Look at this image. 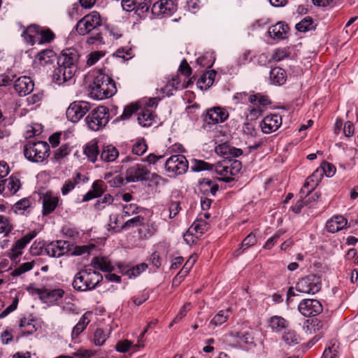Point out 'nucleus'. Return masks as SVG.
<instances>
[{
  "instance_id": "nucleus-33",
  "label": "nucleus",
  "mask_w": 358,
  "mask_h": 358,
  "mask_svg": "<svg viewBox=\"0 0 358 358\" xmlns=\"http://www.w3.org/2000/svg\"><path fill=\"white\" fill-rule=\"evenodd\" d=\"M90 315L91 314L89 313H86L83 315L77 324L73 329V338H77L80 334V333H82L86 329L87 326L90 322V319L89 318Z\"/></svg>"
},
{
  "instance_id": "nucleus-38",
  "label": "nucleus",
  "mask_w": 358,
  "mask_h": 358,
  "mask_svg": "<svg viewBox=\"0 0 358 358\" xmlns=\"http://www.w3.org/2000/svg\"><path fill=\"white\" fill-rule=\"evenodd\" d=\"M5 182L6 189H7L10 194H15L21 186L20 179L14 176H11L8 179H6Z\"/></svg>"
},
{
  "instance_id": "nucleus-54",
  "label": "nucleus",
  "mask_w": 358,
  "mask_h": 358,
  "mask_svg": "<svg viewBox=\"0 0 358 358\" xmlns=\"http://www.w3.org/2000/svg\"><path fill=\"white\" fill-rule=\"evenodd\" d=\"M142 0H122V6L127 12L134 10L141 5Z\"/></svg>"
},
{
  "instance_id": "nucleus-23",
  "label": "nucleus",
  "mask_w": 358,
  "mask_h": 358,
  "mask_svg": "<svg viewBox=\"0 0 358 358\" xmlns=\"http://www.w3.org/2000/svg\"><path fill=\"white\" fill-rule=\"evenodd\" d=\"M249 101L251 103V107L255 109H261L262 113L264 111L266 107L271 103L268 97L261 94L250 95Z\"/></svg>"
},
{
  "instance_id": "nucleus-42",
  "label": "nucleus",
  "mask_w": 358,
  "mask_h": 358,
  "mask_svg": "<svg viewBox=\"0 0 358 358\" xmlns=\"http://www.w3.org/2000/svg\"><path fill=\"white\" fill-rule=\"evenodd\" d=\"M148 149L146 141L144 138L137 139L132 145L131 152L137 156L143 155Z\"/></svg>"
},
{
  "instance_id": "nucleus-46",
  "label": "nucleus",
  "mask_w": 358,
  "mask_h": 358,
  "mask_svg": "<svg viewBox=\"0 0 358 358\" xmlns=\"http://www.w3.org/2000/svg\"><path fill=\"white\" fill-rule=\"evenodd\" d=\"M314 27L313 20L311 17L306 16L296 24V29L299 31L306 32Z\"/></svg>"
},
{
  "instance_id": "nucleus-55",
  "label": "nucleus",
  "mask_w": 358,
  "mask_h": 358,
  "mask_svg": "<svg viewBox=\"0 0 358 358\" xmlns=\"http://www.w3.org/2000/svg\"><path fill=\"white\" fill-rule=\"evenodd\" d=\"M138 108L136 104H129L123 110L122 114L120 116V120H126L130 118V117L137 112Z\"/></svg>"
},
{
  "instance_id": "nucleus-50",
  "label": "nucleus",
  "mask_w": 358,
  "mask_h": 358,
  "mask_svg": "<svg viewBox=\"0 0 358 358\" xmlns=\"http://www.w3.org/2000/svg\"><path fill=\"white\" fill-rule=\"evenodd\" d=\"M256 243V236L252 232L242 241L241 247L238 250V252H243L245 249L254 245Z\"/></svg>"
},
{
  "instance_id": "nucleus-32",
  "label": "nucleus",
  "mask_w": 358,
  "mask_h": 358,
  "mask_svg": "<svg viewBox=\"0 0 358 358\" xmlns=\"http://www.w3.org/2000/svg\"><path fill=\"white\" fill-rule=\"evenodd\" d=\"M288 325V322L280 316L271 317L268 321V327L273 331L280 332L285 329Z\"/></svg>"
},
{
  "instance_id": "nucleus-27",
  "label": "nucleus",
  "mask_w": 358,
  "mask_h": 358,
  "mask_svg": "<svg viewBox=\"0 0 358 358\" xmlns=\"http://www.w3.org/2000/svg\"><path fill=\"white\" fill-rule=\"evenodd\" d=\"M94 268L100 269L104 272H111L114 270L110 261L105 257H94L91 261Z\"/></svg>"
},
{
  "instance_id": "nucleus-31",
  "label": "nucleus",
  "mask_w": 358,
  "mask_h": 358,
  "mask_svg": "<svg viewBox=\"0 0 358 358\" xmlns=\"http://www.w3.org/2000/svg\"><path fill=\"white\" fill-rule=\"evenodd\" d=\"M119 268L122 273H124L129 278H132L139 275L148 268V265L145 263H141L132 268H128L127 266H124L123 265H119Z\"/></svg>"
},
{
  "instance_id": "nucleus-59",
  "label": "nucleus",
  "mask_w": 358,
  "mask_h": 358,
  "mask_svg": "<svg viewBox=\"0 0 358 358\" xmlns=\"http://www.w3.org/2000/svg\"><path fill=\"white\" fill-rule=\"evenodd\" d=\"M285 231L282 230H278L273 236L269 238L266 242L264 248L266 250L271 249L274 244L278 241L280 236L284 234Z\"/></svg>"
},
{
  "instance_id": "nucleus-21",
  "label": "nucleus",
  "mask_w": 358,
  "mask_h": 358,
  "mask_svg": "<svg viewBox=\"0 0 358 358\" xmlns=\"http://www.w3.org/2000/svg\"><path fill=\"white\" fill-rule=\"evenodd\" d=\"M59 198L53 196L51 193L47 192L43 198V215H48L55 210L59 204Z\"/></svg>"
},
{
  "instance_id": "nucleus-2",
  "label": "nucleus",
  "mask_w": 358,
  "mask_h": 358,
  "mask_svg": "<svg viewBox=\"0 0 358 358\" xmlns=\"http://www.w3.org/2000/svg\"><path fill=\"white\" fill-rule=\"evenodd\" d=\"M241 168V162L237 159H224L215 164H210L206 162L195 159L191 166L192 170L196 172L215 169V172L222 176L220 180L225 182L234 180V176L240 172Z\"/></svg>"
},
{
  "instance_id": "nucleus-8",
  "label": "nucleus",
  "mask_w": 358,
  "mask_h": 358,
  "mask_svg": "<svg viewBox=\"0 0 358 358\" xmlns=\"http://www.w3.org/2000/svg\"><path fill=\"white\" fill-rule=\"evenodd\" d=\"M321 287L320 277L310 274L299 280L296 285V289L301 293L314 294L320 290Z\"/></svg>"
},
{
  "instance_id": "nucleus-30",
  "label": "nucleus",
  "mask_w": 358,
  "mask_h": 358,
  "mask_svg": "<svg viewBox=\"0 0 358 358\" xmlns=\"http://www.w3.org/2000/svg\"><path fill=\"white\" fill-rule=\"evenodd\" d=\"M199 188L200 192L203 194H208L210 193L213 196H215L217 191L218 190L219 186L217 184L214 183L209 179L203 178L199 182Z\"/></svg>"
},
{
  "instance_id": "nucleus-9",
  "label": "nucleus",
  "mask_w": 358,
  "mask_h": 358,
  "mask_svg": "<svg viewBox=\"0 0 358 358\" xmlns=\"http://www.w3.org/2000/svg\"><path fill=\"white\" fill-rule=\"evenodd\" d=\"M165 169L169 176L185 173L188 169V162L182 155L171 156L165 162Z\"/></svg>"
},
{
  "instance_id": "nucleus-44",
  "label": "nucleus",
  "mask_w": 358,
  "mask_h": 358,
  "mask_svg": "<svg viewBox=\"0 0 358 358\" xmlns=\"http://www.w3.org/2000/svg\"><path fill=\"white\" fill-rule=\"evenodd\" d=\"M54 38L55 34L50 29H43L41 27V31L38 32L37 42L38 44L48 43H50Z\"/></svg>"
},
{
  "instance_id": "nucleus-10",
  "label": "nucleus",
  "mask_w": 358,
  "mask_h": 358,
  "mask_svg": "<svg viewBox=\"0 0 358 358\" xmlns=\"http://www.w3.org/2000/svg\"><path fill=\"white\" fill-rule=\"evenodd\" d=\"M90 109V105L85 101H74L70 104L66 115L72 122H78Z\"/></svg>"
},
{
  "instance_id": "nucleus-52",
  "label": "nucleus",
  "mask_w": 358,
  "mask_h": 358,
  "mask_svg": "<svg viewBox=\"0 0 358 358\" xmlns=\"http://www.w3.org/2000/svg\"><path fill=\"white\" fill-rule=\"evenodd\" d=\"M33 262H28L21 264L18 267L14 269L13 271V275L14 276L20 275L21 274L31 270L33 268Z\"/></svg>"
},
{
  "instance_id": "nucleus-37",
  "label": "nucleus",
  "mask_w": 358,
  "mask_h": 358,
  "mask_svg": "<svg viewBox=\"0 0 358 358\" xmlns=\"http://www.w3.org/2000/svg\"><path fill=\"white\" fill-rule=\"evenodd\" d=\"M209 224L201 216L190 227L189 230L195 231L199 235L203 234L208 231Z\"/></svg>"
},
{
  "instance_id": "nucleus-18",
  "label": "nucleus",
  "mask_w": 358,
  "mask_h": 358,
  "mask_svg": "<svg viewBox=\"0 0 358 358\" xmlns=\"http://www.w3.org/2000/svg\"><path fill=\"white\" fill-rule=\"evenodd\" d=\"M34 83L31 78L22 76L17 78L14 83V88L17 93L22 96L31 93L34 90Z\"/></svg>"
},
{
  "instance_id": "nucleus-40",
  "label": "nucleus",
  "mask_w": 358,
  "mask_h": 358,
  "mask_svg": "<svg viewBox=\"0 0 358 358\" xmlns=\"http://www.w3.org/2000/svg\"><path fill=\"white\" fill-rule=\"evenodd\" d=\"M145 218L142 216L138 215L126 221L117 231L122 229H129L131 228L138 227L143 224Z\"/></svg>"
},
{
  "instance_id": "nucleus-47",
  "label": "nucleus",
  "mask_w": 358,
  "mask_h": 358,
  "mask_svg": "<svg viewBox=\"0 0 358 358\" xmlns=\"http://www.w3.org/2000/svg\"><path fill=\"white\" fill-rule=\"evenodd\" d=\"M216 76V71L214 70H211L208 71L206 73H203L201 78L198 80V84H203L205 85V87H210L215 80Z\"/></svg>"
},
{
  "instance_id": "nucleus-43",
  "label": "nucleus",
  "mask_w": 358,
  "mask_h": 358,
  "mask_svg": "<svg viewBox=\"0 0 358 358\" xmlns=\"http://www.w3.org/2000/svg\"><path fill=\"white\" fill-rule=\"evenodd\" d=\"M13 229V223L9 217L0 215V234L8 236Z\"/></svg>"
},
{
  "instance_id": "nucleus-20",
  "label": "nucleus",
  "mask_w": 358,
  "mask_h": 358,
  "mask_svg": "<svg viewBox=\"0 0 358 358\" xmlns=\"http://www.w3.org/2000/svg\"><path fill=\"white\" fill-rule=\"evenodd\" d=\"M215 152L217 155L223 156L224 159H231V157H237L243 154L241 149L231 147L227 143H222L216 146Z\"/></svg>"
},
{
  "instance_id": "nucleus-56",
  "label": "nucleus",
  "mask_w": 358,
  "mask_h": 358,
  "mask_svg": "<svg viewBox=\"0 0 358 358\" xmlns=\"http://www.w3.org/2000/svg\"><path fill=\"white\" fill-rule=\"evenodd\" d=\"M105 55L102 51H94L91 52L87 59V65L88 66H93L101 58Z\"/></svg>"
},
{
  "instance_id": "nucleus-15",
  "label": "nucleus",
  "mask_w": 358,
  "mask_h": 358,
  "mask_svg": "<svg viewBox=\"0 0 358 358\" xmlns=\"http://www.w3.org/2000/svg\"><path fill=\"white\" fill-rule=\"evenodd\" d=\"M36 236V231H33L16 241L10 249V257L11 259H16L20 256L22 253V250Z\"/></svg>"
},
{
  "instance_id": "nucleus-19",
  "label": "nucleus",
  "mask_w": 358,
  "mask_h": 358,
  "mask_svg": "<svg viewBox=\"0 0 358 358\" xmlns=\"http://www.w3.org/2000/svg\"><path fill=\"white\" fill-rule=\"evenodd\" d=\"M40 299L47 303H55L64 296V291L62 289L38 290Z\"/></svg>"
},
{
  "instance_id": "nucleus-45",
  "label": "nucleus",
  "mask_w": 358,
  "mask_h": 358,
  "mask_svg": "<svg viewBox=\"0 0 358 358\" xmlns=\"http://www.w3.org/2000/svg\"><path fill=\"white\" fill-rule=\"evenodd\" d=\"M229 318V311L227 310H220L217 313L210 322V327L213 325L214 327L220 326L224 324Z\"/></svg>"
},
{
  "instance_id": "nucleus-49",
  "label": "nucleus",
  "mask_w": 358,
  "mask_h": 358,
  "mask_svg": "<svg viewBox=\"0 0 358 358\" xmlns=\"http://www.w3.org/2000/svg\"><path fill=\"white\" fill-rule=\"evenodd\" d=\"M139 207L136 203H129L122 206V218L129 217L138 213Z\"/></svg>"
},
{
  "instance_id": "nucleus-62",
  "label": "nucleus",
  "mask_w": 358,
  "mask_h": 358,
  "mask_svg": "<svg viewBox=\"0 0 358 358\" xmlns=\"http://www.w3.org/2000/svg\"><path fill=\"white\" fill-rule=\"evenodd\" d=\"M76 180L75 179L68 180L65 182L64 185L62 186L61 191L63 195H66L75 188L76 185Z\"/></svg>"
},
{
  "instance_id": "nucleus-12",
  "label": "nucleus",
  "mask_w": 358,
  "mask_h": 358,
  "mask_svg": "<svg viewBox=\"0 0 358 358\" xmlns=\"http://www.w3.org/2000/svg\"><path fill=\"white\" fill-rule=\"evenodd\" d=\"M229 117L228 111L222 107L216 106L206 110L203 121L208 124L222 123Z\"/></svg>"
},
{
  "instance_id": "nucleus-48",
  "label": "nucleus",
  "mask_w": 358,
  "mask_h": 358,
  "mask_svg": "<svg viewBox=\"0 0 358 358\" xmlns=\"http://www.w3.org/2000/svg\"><path fill=\"white\" fill-rule=\"evenodd\" d=\"M71 148L68 144L62 145L55 152L54 157L57 162H60L64 157L69 155Z\"/></svg>"
},
{
  "instance_id": "nucleus-17",
  "label": "nucleus",
  "mask_w": 358,
  "mask_h": 358,
  "mask_svg": "<svg viewBox=\"0 0 358 358\" xmlns=\"http://www.w3.org/2000/svg\"><path fill=\"white\" fill-rule=\"evenodd\" d=\"M69 246V242L60 240L51 242L45 247V250L50 257H59L68 251Z\"/></svg>"
},
{
  "instance_id": "nucleus-6",
  "label": "nucleus",
  "mask_w": 358,
  "mask_h": 358,
  "mask_svg": "<svg viewBox=\"0 0 358 358\" xmlns=\"http://www.w3.org/2000/svg\"><path fill=\"white\" fill-rule=\"evenodd\" d=\"M85 121L90 129L99 131L108 122L109 110L105 106L96 107L86 117Z\"/></svg>"
},
{
  "instance_id": "nucleus-39",
  "label": "nucleus",
  "mask_w": 358,
  "mask_h": 358,
  "mask_svg": "<svg viewBox=\"0 0 358 358\" xmlns=\"http://www.w3.org/2000/svg\"><path fill=\"white\" fill-rule=\"evenodd\" d=\"M31 206V201L28 199H22L15 203L13 206L14 212L20 215H25L29 213V208Z\"/></svg>"
},
{
  "instance_id": "nucleus-61",
  "label": "nucleus",
  "mask_w": 358,
  "mask_h": 358,
  "mask_svg": "<svg viewBox=\"0 0 358 358\" xmlns=\"http://www.w3.org/2000/svg\"><path fill=\"white\" fill-rule=\"evenodd\" d=\"M132 342L128 340L119 341L116 345L115 349L120 352L125 353L132 346Z\"/></svg>"
},
{
  "instance_id": "nucleus-1",
  "label": "nucleus",
  "mask_w": 358,
  "mask_h": 358,
  "mask_svg": "<svg viewBox=\"0 0 358 358\" xmlns=\"http://www.w3.org/2000/svg\"><path fill=\"white\" fill-rule=\"evenodd\" d=\"M78 52L74 48L63 50L57 59L58 66L54 70L52 80L57 85L73 82L78 70Z\"/></svg>"
},
{
  "instance_id": "nucleus-35",
  "label": "nucleus",
  "mask_w": 358,
  "mask_h": 358,
  "mask_svg": "<svg viewBox=\"0 0 358 358\" xmlns=\"http://www.w3.org/2000/svg\"><path fill=\"white\" fill-rule=\"evenodd\" d=\"M84 154L92 162H95L99 155V147L96 142L88 143L84 148Z\"/></svg>"
},
{
  "instance_id": "nucleus-36",
  "label": "nucleus",
  "mask_w": 358,
  "mask_h": 358,
  "mask_svg": "<svg viewBox=\"0 0 358 358\" xmlns=\"http://www.w3.org/2000/svg\"><path fill=\"white\" fill-rule=\"evenodd\" d=\"M55 56L56 55L52 50L46 49L39 52L36 59L41 65H45L51 63L55 58Z\"/></svg>"
},
{
  "instance_id": "nucleus-16",
  "label": "nucleus",
  "mask_w": 358,
  "mask_h": 358,
  "mask_svg": "<svg viewBox=\"0 0 358 358\" xmlns=\"http://www.w3.org/2000/svg\"><path fill=\"white\" fill-rule=\"evenodd\" d=\"M282 124V118L278 114L266 116L261 122L262 131L265 134L275 131Z\"/></svg>"
},
{
  "instance_id": "nucleus-3",
  "label": "nucleus",
  "mask_w": 358,
  "mask_h": 358,
  "mask_svg": "<svg viewBox=\"0 0 358 358\" xmlns=\"http://www.w3.org/2000/svg\"><path fill=\"white\" fill-rule=\"evenodd\" d=\"M89 87L91 97L97 100L108 99L117 92L115 81L99 70L94 73Z\"/></svg>"
},
{
  "instance_id": "nucleus-11",
  "label": "nucleus",
  "mask_w": 358,
  "mask_h": 358,
  "mask_svg": "<svg viewBox=\"0 0 358 358\" xmlns=\"http://www.w3.org/2000/svg\"><path fill=\"white\" fill-rule=\"evenodd\" d=\"M150 173L143 164H136L129 166L125 173V179L128 182H136L146 180Z\"/></svg>"
},
{
  "instance_id": "nucleus-64",
  "label": "nucleus",
  "mask_w": 358,
  "mask_h": 358,
  "mask_svg": "<svg viewBox=\"0 0 358 358\" xmlns=\"http://www.w3.org/2000/svg\"><path fill=\"white\" fill-rule=\"evenodd\" d=\"M336 347L335 344H333L332 346H329L324 350L322 358H336Z\"/></svg>"
},
{
  "instance_id": "nucleus-4",
  "label": "nucleus",
  "mask_w": 358,
  "mask_h": 358,
  "mask_svg": "<svg viewBox=\"0 0 358 358\" xmlns=\"http://www.w3.org/2000/svg\"><path fill=\"white\" fill-rule=\"evenodd\" d=\"M102 279V275L94 268H85L76 274L72 285L80 292L91 291L95 289Z\"/></svg>"
},
{
  "instance_id": "nucleus-57",
  "label": "nucleus",
  "mask_w": 358,
  "mask_h": 358,
  "mask_svg": "<svg viewBox=\"0 0 358 358\" xmlns=\"http://www.w3.org/2000/svg\"><path fill=\"white\" fill-rule=\"evenodd\" d=\"M113 201V197L110 194H104L103 197L98 200L95 204L96 208L98 210H101L107 205H110Z\"/></svg>"
},
{
  "instance_id": "nucleus-28",
  "label": "nucleus",
  "mask_w": 358,
  "mask_h": 358,
  "mask_svg": "<svg viewBox=\"0 0 358 358\" xmlns=\"http://www.w3.org/2000/svg\"><path fill=\"white\" fill-rule=\"evenodd\" d=\"M269 79L273 85H283L287 80L286 71L280 67H275L270 71Z\"/></svg>"
},
{
  "instance_id": "nucleus-24",
  "label": "nucleus",
  "mask_w": 358,
  "mask_h": 358,
  "mask_svg": "<svg viewBox=\"0 0 358 358\" xmlns=\"http://www.w3.org/2000/svg\"><path fill=\"white\" fill-rule=\"evenodd\" d=\"M289 30L287 24L282 22H279L275 25L269 27L268 33L273 38L282 39Z\"/></svg>"
},
{
  "instance_id": "nucleus-22",
  "label": "nucleus",
  "mask_w": 358,
  "mask_h": 358,
  "mask_svg": "<svg viewBox=\"0 0 358 358\" xmlns=\"http://www.w3.org/2000/svg\"><path fill=\"white\" fill-rule=\"evenodd\" d=\"M347 220L341 215H336L326 223V229L330 233H336L343 229L347 224Z\"/></svg>"
},
{
  "instance_id": "nucleus-34",
  "label": "nucleus",
  "mask_w": 358,
  "mask_h": 358,
  "mask_svg": "<svg viewBox=\"0 0 358 358\" xmlns=\"http://www.w3.org/2000/svg\"><path fill=\"white\" fill-rule=\"evenodd\" d=\"M154 117L153 112L149 108H145L139 113L137 120L141 126L150 127L152 124Z\"/></svg>"
},
{
  "instance_id": "nucleus-41",
  "label": "nucleus",
  "mask_w": 358,
  "mask_h": 358,
  "mask_svg": "<svg viewBox=\"0 0 358 358\" xmlns=\"http://www.w3.org/2000/svg\"><path fill=\"white\" fill-rule=\"evenodd\" d=\"M110 330L104 331L102 329H97L94 334V343L96 346L103 345L108 338Z\"/></svg>"
},
{
  "instance_id": "nucleus-60",
  "label": "nucleus",
  "mask_w": 358,
  "mask_h": 358,
  "mask_svg": "<svg viewBox=\"0 0 358 358\" xmlns=\"http://www.w3.org/2000/svg\"><path fill=\"white\" fill-rule=\"evenodd\" d=\"M87 43L89 45H103L105 42L101 33L99 32L94 35L89 36L87 39Z\"/></svg>"
},
{
  "instance_id": "nucleus-58",
  "label": "nucleus",
  "mask_w": 358,
  "mask_h": 358,
  "mask_svg": "<svg viewBox=\"0 0 358 358\" xmlns=\"http://www.w3.org/2000/svg\"><path fill=\"white\" fill-rule=\"evenodd\" d=\"M289 56V53L285 48L276 49L273 55L272 59L275 62H280Z\"/></svg>"
},
{
  "instance_id": "nucleus-53",
  "label": "nucleus",
  "mask_w": 358,
  "mask_h": 358,
  "mask_svg": "<svg viewBox=\"0 0 358 358\" xmlns=\"http://www.w3.org/2000/svg\"><path fill=\"white\" fill-rule=\"evenodd\" d=\"M106 188V185L104 182L102 180H96L93 182L91 190L96 197H99L103 194Z\"/></svg>"
},
{
  "instance_id": "nucleus-29",
  "label": "nucleus",
  "mask_w": 358,
  "mask_h": 358,
  "mask_svg": "<svg viewBox=\"0 0 358 358\" xmlns=\"http://www.w3.org/2000/svg\"><path fill=\"white\" fill-rule=\"evenodd\" d=\"M324 326L325 324L317 318H313L306 320L303 325V330L306 334L310 335L325 329Z\"/></svg>"
},
{
  "instance_id": "nucleus-7",
  "label": "nucleus",
  "mask_w": 358,
  "mask_h": 358,
  "mask_svg": "<svg viewBox=\"0 0 358 358\" xmlns=\"http://www.w3.org/2000/svg\"><path fill=\"white\" fill-rule=\"evenodd\" d=\"M101 26V16L98 12L92 11L85 15L76 24V31L82 36Z\"/></svg>"
},
{
  "instance_id": "nucleus-13",
  "label": "nucleus",
  "mask_w": 358,
  "mask_h": 358,
  "mask_svg": "<svg viewBox=\"0 0 358 358\" xmlns=\"http://www.w3.org/2000/svg\"><path fill=\"white\" fill-rule=\"evenodd\" d=\"M299 312L306 317L315 316L322 311L320 302L315 299H304L298 306Z\"/></svg>"
},
{
  "instance_id": "nucleus-51",
  "label": "nucleus",
  "mask_w": 358,
  "mask_h": 358,
  "mask_svg": "<svg viewBox=\"0 0 358 358\" xmlns=\"http://www.w3.org/2000/svg\"><path fill=\"white\" fill-rule=\"evenodd\" d=\"M283 341L288 345H294L299 343V337L295 331L289 330L282 336Z\"/></svg>"
},
{
  "instance_id": "nucleus-14",
  "label": "nucleus",
  "mask_w": 358,
  "mask_h": 358,
  "mask_svg": "<svg viewBox=\"0 0 358 358\" xmlns=\"http://www.w3.org/2000/svg\"><path fill=\"white\" fill-rule=\"evenodd\" d=\"M176 5L171 0H159L151 8L152 15L155 16H169L176 10Z\"/></svg>"
},
{
  "instance_id": "nucleus-26",
  "label": "nucleus",
  "mask_w": 358,
  "mask_h": 358,
  "mask_svg": "<svg viewBox=\"0 0 358 358\" xmlns=\"http://www.w3.org/2000/svg\"><path fill=\"white\" fill-rule=\"evenodd\" d=\"M119 156V151L112 145L103 146L100 153V158L104 162H113Z\"/></svg>"
},
{
  "instance_id": "nucleus-5",
  "label": "nucleus",
  "mask_w": 358,
  "mask_h": 358,
  "mask_svg": "<svg viewBox=\"0 0 358 358\" xmlns=\"http://www.w3.org/2000/svg\"><path fill=\"white\" fill-rule=\"evenodd\" d=\"M49 145L46 142L29 141L24 147V157L33 162H41L49 156Z\"/></svg>"
},
{
  "instance_id": "nucleus-25",
  "label": "nucleus",
  "mask_w": 358,
  "mask_h": 358,
  "mask_svg": "<svg viewBox=\"0 0 358 358\" xmlns=\"http://www.w3.org/2000/svg\"><path fill=\"white\" fill-rule=\"evenodd\" d=\"M40 31V27L35 24L30 25L23 31L22 36L27 43L34 45L38 41V32Z\"/></svg>"
},
{
  "instance_id": "nucleus-63",
  "label": "nucleus",
  "mask_w": 358,
  "mask_h": 358,
  "mask_svg": "<svg viewBox=\"0 0 358 358\" xmlns=\"http://www.w3.org/2000/svg\"><path fill=\"white\" fill-rule=\"evenodd\" d=\"M322 169L327 177H331L336 173L335 166L332 164L327 162H324L322 164Z\"/></svg>"
}]
</instances>
